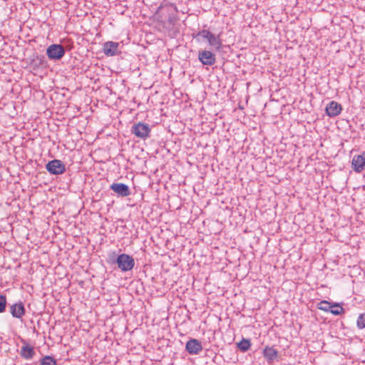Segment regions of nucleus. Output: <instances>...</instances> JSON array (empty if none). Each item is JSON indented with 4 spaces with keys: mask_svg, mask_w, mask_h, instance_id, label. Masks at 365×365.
<instances>
[{
    "mask_svg": "<svg viewBox=\"0 0 365 365\" xmlns=\"http://www.w3.org/2000/svg\"><path fill=\"white\" fill-rule=\"evenodd\" d=\"M341 305L342 303L322 300L317 304V308L326 312H330L334 316H339L345 313V309Z\"/></svg>",
    "mask_w": 365,
    "mask_h": 365,
    "instance_id": "f257e3e1",
    "label": "nucleus"
},
{
    "mask_svg": "<svg viewBox=\"0 0 365 365\" xmlns=\"http://www.w3.org/2000/svg\"><path fill=\"white\" fill-rule=\"evenodd\" d=\"M195 38L197 41L201 39L207 41L209 45L215 49H220L222 45L220 36L215 35L206 29L200 31Z\"/></svg>",
    "mask_w": 365,
    "mask_h": 365,
    "instance_id": "f03ea898",
    "label": "nucleus"
},
{
    "mask_svg": "<svg viewBox=\"0 0 365 365\" xmlns=\"http://www.w3.org/2000/svg\"><path fill=\"white\" fill-rule=\"evenodd\" d=\"M150 131L149 125L141 122L134 124L131 128L133 134L137 138L144 140L150 136Z\"/></svg>",
    "mask_w": 365,
    "mask_h": 365,
    "instance_id": "7ed1b4c3",
    "label": "nucleus"
},
{
    "mask_svg": "<svg viewBox=\"0 0 365 365\" xmlns=\"http://www.w3.org/2000/svg\"><path fill=\"white\" fill-rule=\"evenodd\" d=\"M116 262L118 268L123 272L131 270L135 265L134 259L126 254L120 255L117 258Z\"/></svg>",
    "mask_w": 365,
    "mask_h": 365,
    "instance_id": "20e7f679",
    "label": "nucleus"
},
{
    "mask_svg": "<svg viewBox=\"0 0 365 365\" xmlns=\"http://www.w3.org/2000/svg\"><path fill=\"white\" fill-rule=\"evenodd\" d=\"M46 169L50 174L58 175L66 172V165L61 160L54 159L46 165Z\"/></svg>",
    "mask_w": 365,
    "mask_h": 365,
    "instance_id": "39448f33",
    "label": "nucleus"
},
{
    "mask_svg": "<svg viewBox=\"0 0 365 365\" xmlns=\"http://www.w3.org/2000/svg\"><path fill=\"white\" fill-rule=\"evenodd\" d=\"M65 53V48L61 44H51L46 49V55L51 60H59Z\"/></svg>",
    "mask_w": 365,
    "mask_h": 365,
    "instance_id": "423d86ee",
    "label": "nucleus"
},
{
    "mask_svg": "<svg viewBox=\"0 0 365 365\" xmlns=\"http://www.w3.org/2000/svg\"><path fill=\"white\" fill-rule=\"evenodd\" d=\"M351 167L358 173L365 170V151L362 152L360 155L354 156Z\"/></svg>",
    "mask_w": 365,
    "mask_h": 365,
    "instance_id": "0eeeda50",
    "label": "nucleus"
},
{
    "mask_svg": "<svg viewBox=\"0 0 365 365\" xmlns=\"http://www.w3.org/2000/svg\"><path fill=\"white\" fill-rule=\"evenodd\" d=\"M110 188L120 197H128L130 195L129 187L124 183L114 182L110 186Z\"/></svg>",
    "mask_w": 365,
    "mask_h": 365,
    "instance_id": "6e6552de",
    "label": "nucleus"
},
{
    "mask_svg": "<svg viewBox=\"0 0 365 365\" xmlns=\"http://www.w3.org/2000/svg\"><path fill=\"white\" fill-rule=\"evenodd\" d=\"M185 349L190 354H198L202 351V346L199 340L191 339L187 341Z\"/></svg>",
    "mask_w": 365,
    "mask_h": 365,
    "instance_id": "1a4fd4ad",
    "label": "nucleus"
},
{
    "mask_svg": "<svg viewBox=\"0 0 365 365\" xmlns=\"http://www.w3.org/2000/svg\"><path fill=\"white\" fill-rule=\"evenodd\" d=\"M198 59L203 65L212 66L215 63V54L210 51H199Z\"/></svg>",
    "mask_w": 365,
    "mask_h": 365,
    "instance_id": "9d476101",
    "label": "nucleus"
},
{
    "mask_svg": "<svg viewBox=\"0 0 365 365\" xmlns=\"http://www.w3.org/2000/svg\"><path fill=\"white\" fill-rule=\"evenodd\" d=\"M262 354L269 365H272L278 358V351L273 347L267 346L262 351Z\"/></svg>",
    "mask_w": 365,
    "mask_h": 365,
    "instance_id": "9b49d317",
    "label": "nucleus"
},
{
    "mask_svg": "<svg viewBox=\"0 0 365 365\" xmlns=\"http://www.w3.org/2000/svg\"><path fill=\"white\" fill-rule=\"evenodd\" d=\"M342 106L340 103L336 101L329 102L325 108L326 113L329 117H335L341 113Z\"/></svg>",
    "mask_w": 365,
    "mask_h": 365,
    "instance_id": "f8f14e48",
    "label": "nucleus"
},
{
    "mask_svg": "<svg viewBox=\"0 0 365 365\" xmlns=\"http://www.w3.org/2000/svg\"><path fill=\"white\" fill-rule=\"evenodd\" d=\"M10 312L13 317L21 319L25 314L26 310L21 302L15 303L10 306Z\"/></svg>",
    "mask_w": 365,
    "mask_h": 365,
    "instance_id": "ddd939ff",
    "label": "nucleus"
},
{
    "mask_svg": "<svg viewBox=\"0 0 365 365\" xmlns=\"http://www.w3.org/2000/svg\"><path fill=\"white\" fill-rule=\"evenodd\" d=\"M118 43L107 41L103 45V52L107 56H113L118 53Z\"/></svg>",
    "mask_w": 365,
    "mask_h": 365,
    "instance_id": "4468645a",
    "label": "nucleus"
},
{
    "mask_svg": "<svg viewBox=\"0 0 365 365\" xmlns=\"http://www.w3.org/2000/svg\"><path fill=\"white\" fill-rule=\"evenodd\" d=\"M20 355L25 359H31L35 355L34 349L26 344L21 347Z\"/></svg>",
    "mask_w": 365,
    "mask_h": 365,
    "instance_id": "2eb2a0df",
    "label": "nucleus"
},
{
    "mask_svg": "<svg viewBox=\"0 0 365 365\" xmlns=\"http://www.w3.org/2000/svg\"><path fill=\"white\" fill-rule=\"evenodd\" d=\"M251 346V341L249 339H244L236 344V348L240 350L242 352H246L250 349Z\"/></svg>",
    "mask_w": 365,
    "mask_h": 365,
    "instance_id": "dca6fc26",
    "label": "nucleus"
},
{
    "mask_svg": "<svg viewBox=\"0 0 365 365\" xmlns=\"http://www.w3.org/2000/svg\"><path fill=\"white\" fill-rule=\"evenodd\" d=\"M39 365H57L56 360L51 356H45L39 361Z\"/></svg>",
    "mask_w": 365,
    "mask_h": 365,
    "instance_id": "f3484780",
    "label": "nucleus"
},
{
    "mask_svg": "<svg viewBox=\"0 0 365 365\" xmlns=\"http://www.w3.org/2000/svg\"><path fill=\"white\" fill-rule=\"evenodd\" d=\"M234 297L237 300L232 301L230 304L232 306L236 307L237 309H239V307H237V306L242 304V303L244 302L242 294V293H240V294L235 293Z\"/></svg>",
    "mask_w": 365,
    "mask_h": 365,
    "instance_id": "a211bd4d",
    "label": "nucleus"
},
{
    "mask_svg": "<svg viewBox=\"0 0 365 365\" xmlns=\"http://www.w3.org/2000/svg\"><path fill=\"white\" fill-rule=\"evenodd\" d=\"M356 327L359 329L365 328V312L359 315L356 321Z\"/></svg>",
    "mask_w": 365,
    "mask_h": 365,
    "instance_id": "6ab92c4d",
    "label": "nucleus"
},
{
    "mask_svg": "<svg viewBox=\"0 0 365 365\" xmlns=\"http://www.w3.org/2000/svg\"><path fill=\"white\" fill-rule=\"evenodd\" d=\"M6 306V297L5 295L0 294V313L5 311Z\"/></svg>",
    "mask_w": 365,
    "mask_h": 365,
    "instance_id": "aec40b11",
    "label": "nucleus"
},
{
    "mask_svg": "<svg viewBox=\"0 0 365 365\" xmlns=\"http://www.w3.org/2000/svg\"><path fill=\"white\" fill-rule=\"evenodd\" d=\"M237 210H231V213L230 215V217H232L234 214H237Z\"/></svg>",
    "mask_w": 365,
    "mask_h": 365,
    "instance_id": "412c9836",
    "label": "nucleus"
},
{
    "mask_svg": "<svg viewBox=\"0 0 365 365\" xmlns=\"http://www.w3.org/2000/svg\"><path fill=\"white\" fill-rule=\"evenodd\" d=\"M237 110L236 107L233 106V111L235 112Z\"/></svg>",
    "mask_w": 365,
    "mask_h": 365,
    "instance_id": "4be33fe9",
    "label": "nucleus"
},
{
    "mask_svg": "<svg viewBox=\"0 0 365 365\" xmlns=\"http://www.w3.org/2000/svg\"><path fill=\"white\" fill-rule=\"evenodd\" d=\"M232 91H235L236 88L234 87V85L232 86Z\"/></svg>",
    "mask_w": 365,
    "mask_h": 365,
    "instance_id": "5701e85b",
    "label": "nucleus"
}]
</instances>
